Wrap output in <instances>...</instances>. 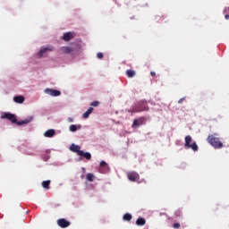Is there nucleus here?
<instances>
[{
    "mask_svg": "<svg viewBox=\"0 0 229 229\" xmlns=\"http://www.w3.org/2000/svg\"><path fill=\"white\" fill-rule=\"evenodd\" d=\"M2 119H8L13 124H18V126H22V124H30V123L33 121V116H30L23 121L17 122V117H15V114L5 113L4 115H2Z\"/></svg>",
    "mask_w": 229,
    "mask_h": 229,
    "instance_id": "1",
    "label": "nucleus"
},
{
    "mask_svg": "<svg viewBox=\"0 0 229 229\" xmlns=\"http://www.w3.org/2000/svg\"><path fill=\"white\" fill-rule=\"evenodd\" d=\"M219 134L215 133V134H210L208 136L207 141L210 146L215 148V149H221L223 148V142L217 138Z\"/></svg>",
    "mask_w": 229,
    "mask_h": 229,
    "instance_id": "2",
    "label": "nucleus"
},
{
    "mask_svg": "<svg viewBox=\"0 0 229 229\" xmlns=\"http://www.w3.org/2000/svg\"><path fill=\"white\" fill-rule=\"evenodd\" d=\"M149 107L148 106V102L141 101L138 106L133 107L131 110H129L131 114H139L140 112H148Z\"/></svg>",
    "mask_w": 229,
    "mask_h": 229,
    "instance_id": "3",
    "label": "nucleus"
},
{
    "mask_svg": "<svg viewBox=\"0 0 229 229\" xmlns=\"http://www.w3.org/2000/svg\"><path fill=\"white\" fill-rule=\"evenodd\" d=\"M185 140V148L188 149H192L193 151H198V144L196 142H192V137L191 135H187L184 139Z\"/></svg>",
    "mask_w": 229,
    "mask_h": 229,
    "instance_id": "4",
    "label": "nucleus"
},
{
    "mask_svg": "<svg viewBox=\"0 0 229 229\" xmlns=\"http://www.w3.org/2000/svg\"><path fill=\"white\" fill-rule=\"evenodd\" d=\"M142 124H146V117L144 116L134 119L131 128H139V126H142Z\"/></svg>",
    "mask_w": 229,
    "mask_h": 229,
    "instance_id": "5",
    "label": "nucleus"
},
{
    "mask_svg": "<svg viewBox=\"0 0 229 229\" xmlns=\"http://www.w3.org/2000/svg\"><path fill=\"white\" fill-rule=\"evenodd\" d=\"M110 172V166H108V164L105 161L100 162V166H99V173L102 174H106V173Z\"/></svg>",
    "mask_w": 229,
    "mask_h": 229,
    "instance_id": "6",
    "label": "nucleus"
},
{
    "mask_svg": "<svg viewBox=\"0 0 229 229\" xmlns=\"http://www.w3.org/2000/svg\"><path fill=\"white\" fill-rule=\"evenodd\" d=\"M47 51H50V52L55 51V47H53V46L42 47L38 52L39 58H42V56H44V55H46V53H47Z\"/></svg>",
    "mask_w": 229,
    "mask_h": 229,
    "instance_id": "7",
    "label": "nucleus"
},
{
    "mask_svg": "<svg viewBox=\"0 0 229 229\" xmlns=\"http://www.w3.org/2000/svg\"><path fill=\"white\" fill-rule=\"evenodd\" d=\"M45 93L48 94V96H52V98H56L62 95V92H60V90L53 89H46Z\"/></svg>",
    "mask_w": 229,
    "mask_h": 229,
    "instance_id": "8",
    "label": "nucleus"
},
{
    "mask_svg": "<svg viewBox=\"0 0 229 229\" xmlns=\"http://www.w3.org/2000/svg\"><path fill=\"white\" fill-rule=\"evenodd\" d=\"M127 178L130 182H137V180H140V175H139L137 172H129L127 174Z\"/></svg>",
    "mask_w": 229,
    "mask_h": 229,
    "instance_id": "9",
    "label": "nucleus"
},
{
    "mask_svg": "<svg viewBox=\"0 0 229 229\" xmlns=\"http://www.w3.org/2000/svg\"><path fill=\"white\" fill-rule=\"evenodd\" d=\"M57 225L60 228H68V226H71V222L67 221L65 218H60L57 220Z\"/></svg>",
    "mask_w": 229,
    "mask_h": 229,
    "instance_id": "10",
    "label": "nucleus"
},
{
    "mask_svg": "<svg viewBox=\"0 0 229 229\" xmlns=\"http://www.w3.org/2000/svg\"><path fill=\"white\" fill-rule=\"evenodd\" d=\"M73 38H74V33L66 32L63 36V40H64V42H69V40H72Z\"/></svg>",
    "mask_w": 229,
    "mask_h": 229,
    "instance_id": "11",
    "label": "nucleus"
},
{
    "mask_svg": "<svg viewBox=\"0 0 229 229\" xmlns=\"http://www.w3.org/2000/svg\"><path fill=\"white\" fill-rule=\"evenodd\" d=\"M60 51H62V53H64V55H71V53L74 51V48L71 47H62L60 48Z\"/></svg>",
    "mask_w": 229,
    "mask_h": 229,
    "instance_id": "12",
    "label": "nucleus"
},
{
    "mask_svg": "<svg viewBox=\"0 0 229 229\" xmlns=\"http://www.w3.org/2000/svg\"><path fill=\"white\" fill-rule=\"evenodd\" d=\"M81 148L75 144H72L70 147V150L72 151L73 153H77V155H80V151H81Z\"/></svg>",
    "mask_w": 229,
    "mask_h": 229,
    "instance_id": "13",
    "label": "nucleus"
},
{
    "mask_svg": "<svg viewBox=\"0 0 229 229\" xmlns=\"http://www.w3.org/2000/svg\"><path fill=\"white\" fill-rule=\"evenodd\" d=\"M79 157H83L86 160H90L92 158V155H90V153L84 152L83 150L79 152Z\"/></svg>",
    "mask_w": 229,
    "mask_h": 229,
    "instance_id": "14",
    "label": "nucleus"
},
{
    "mask_svg": "<svg viewBox=\"0 0 229 229\" xmlns=\"http://www.w3.org/2000/svg\"><path fill=\"white\" fill-rule=\"evenodd\" d=\"M56 134V131L54 129H49L47 131H45L44 136L45 137H55V135Z\"/></svg>",
    "mask_w": 229,
    "mask_h": 229,
    "instance_id": "15",
    "label": "nucleus"
},
{
    "mask_svg": "<svg viewBox=\"0 0 229 229\" xmlns=\"http://www.w3.org/2000/svg\"><path fill=\"white\" fill-rule=\"evenodd\" d=\"M92 112H94V107H89V108L82 114L83 119H89V116L90 115V114H92Z\"/></svg>",
    "mask_w": 229,
    "mask_h": 229,
    "instance_id": "16",
    "label": "nucleus"
},
{
    "mask_svg": "<svg viewBox=\"0 0 229 229\" xmlns=\"http://www.w3.org/2000/svg\"><path fill=\"white\" fill-rule=\"evenodd\" d=\"M24 97H22V96H16V97H14L13 98V101H14V103H18V104H22V103H24Z\"/></svg>",
    "mask_w": 229,
    "mask_h": 229,
    "instance_id": "17",
    "label": "nucleus"
},
{
    "mask_svg": "<svg viewBox=\"0 0 229 229\" xmlns=\"http://www.w3.org/2000/svg\"><path fill=\"white\" fill-rule=\"evenodd\" d=\"M136 225H137V226H144V225H146V219L142 218V217H139L136 220Z\"/></svg>",
    "mask_w": 229,
    "mask_h": 229,
    "instance_id": "18",
    "label": "nucleus"
},
{
    "mask_svg": "<svg viewBox=\"0 0 229 229\" xmlns=\"http://www.w3.org/2000/svg\"><path fill=\"white\" fill-rule=\"evenodd\" d=\"M43 189H47L48 191L49 185H51V181H43L41 183Z\"/></svg>",
    "mask_w": 229,
    "mask_h": 229,
    "instance_id": "19",
    "label": "nucleus"
},
{
    "mask_svg": "<svg viewBox=\"0 0 229 229\" xmlns=\"http://www.w3.org/2000/svg\"><path fill=\"white\" fill-rule=\"evenodd\" d=\"M135 74H136V72L133 70H127L126 71V76L128 78H134Z\"/></svg>",
    "mask_w": 229,
    "mask_h": 229,
    "instance_id": "20",
    "label": "nucleus"
},
{
    "mask_svg": "<svg viewBox=\"0 0 229 229\" xmlns=\"http://www.w3.org/2000/svg\"><path fill=\"white\" fill-rule=\"evenodd\" d=\"M86 179L88 180V182H94V174H87Z\"/></svg>",
    "mask_w": 229,
    "mask_h": 229,
    "instance_id": "21",
    "label": "nucleus"
},
{
    "mask_svg": "<svg viewBox=\"0 0 229 229\" xmlns=\"http://www.w3.org/2000/svg\"><path fill=\"white\" fill-rule=\"evenodd\" d=\"M131 217V214L126 213L125 215H123V221H130Z\"/></svg>",
    "mask_w": 229,
    "mask_h": 229,
    "instance_id": "22",
    "label": "nucleus"
},
{
    "mask_svg": "<svg viewBox=\"0 0 229 229\" xmlns=\"http://www.w3.org/2000/svg\"><path fill=\"white\" fill-rule=\"evenodd\" d=\"M70 131H78V126L75 124H72L69 127Z\"/></svg>",
    "mask_w": 229,
    "mask_h": 229,
    "instance_id": "23",
    "label": "nucleus"
},
{
    "mask_svg": "<svg viewBox=\"0 0 229 229\" xmlns=\"http://www.w3.org/2000/svg\"><path fill=\"white\" fill-rule=\"evenodd\" d=\"M174 215L176 217H180L182 216V209L175 210Z\"/></svg>",
    "mask_w": 229,
    "mask_h": 229,
    "instance_id": "24",
    "label": "nucleus"
},
{
    "mask_svg": "<svg viewBox=\"0 0 229 229\" xmlns=\"http://www.w3.org/2000/svg\"><path fill=\"white\" fill-rule=\"evenodd\" d=\"M90 106H99V101H93L90 103Z\"/></svg>",
    "mask_w": 229,
    "mask_h": 229,
    "instance_id": "25",
    "label": "nucleus"
},
{
    "mask_svg": "<svg viewBox=\"0 0 229 229\" xmlns=\"http://www.w3.org/2000/svg\"><path fill=\"white\" fill-rule=\"evenodd\" d=\"M103 56H105V55L101 52L98 53V55H97V58H98L99 60H101L103 58Z\"/></svg>",
    "mask_w": 229,
    "mask_h": 229,
    "instance_id": "26",
    "label": "nucleus"
},
{
    "mask_svg": "<svg viewBox=\"0 0 229 229\" xmlns=\"http://www.w3.org/2000/svg\"><path fill=\"white\" fill-rule=\"evenodd\" d=\"M173 228H174V229H179V228H180V223H174V224L173 225Z\"/></svg>",
    "mask_w": 229,
    "mask_h": 229,
    "instance_id": "27",
    "label": "nucleus"
},
{
    "mask_svg": "<svg viewBox=\"0 0 229 229\" xmlns=\"http://www.w3.org/2000/svg\"><path fill=\"white\" fill-rule=\"evenodd\" d=\"M225 21H229V14H225Z\"/></svg>",
    "mask_w": 229,
    "mask_h": 229,
    "instance_id": "28",
    "label": "nucleus"
},
{
    "mask_svg": "<svg viewBox=\"0 0 229 229\" xmlns=\"http://www.w3.org/2000/svg\"><path fill=\"white\" fill-rule=\"evenodd\" d=\"M183 99H185V98H182L179 99L178 103H179V104L183 103Z\"/></svg>",
    "mask_w": 229,
    "mask_h": 229,
    "instance_id": "29",
    "label": "nucleus"
},
{
    "mask_svg": "<svg viewBox=\"0 0 229 229\" xmlns=\"http://www.w3.org/2000/svg\"><path fill=\"white\" fill-rule=\"evenodd\" d=\"M151 76H157V73L155 72H150Z\"/></svg>",
    "mask_w": 229,
    "mask_h": 229,
    "instance_id": "30",
    "label": "nucleus"
},
{
    "mask_svg": "<svg viewBox=\"0 0 229 229\" xmlns=\"http://www.w3.org/2000/svg\"><path fill=\"white\" fill-rule=\"evenodd\" d=\"M69 122H70V123H72V118H69Z\"/></svg>",
    "mask_w": 229,
    "mask_h": 229,
    "instance_id": "31",
    "label": "nucleus"
}]
</instances>
